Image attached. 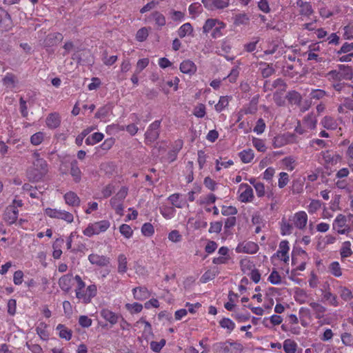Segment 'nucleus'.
Listing matches in <instances>:
<instances>
[{"label":"nucleus","instance_id":"1","mask_svg":"<svg viewBox=\"0 0 353 353\" xmlns=\"http://www.w3.org/2000/svg\"><path fill=\"white\" fill-rule=\"evenodd\" d=\"M74 279L77 284L75 289L77 298L84 303H89L92 299L97 294V288L96 285H90L86 289H85V284L81 279V276L76 275Z\"/></svg>","mask_w":353,"mask_h":353},{"label":"nucleus","instance_id":"2","mask_svg":"<svg viewBox=\"0 0 353 353\" xmlns=\"http://www.w3.org/2000/svg\"><path fill=\"white\" fill-rule=\"evenodd\" d=\"M327 77L330 81L350 80L353 77V70L351 66L339 65L337 69L330 70L327 72Z\"/></svg>","mask_w":353,"mask_h":353},{"label":"nucleus","instance_id":"3","mask_svg":"<svg viewBox=\"0 0 353 353\" xmlns=\"http://www.w3.org/2000/svg\"><path fill=\"white\" fill-rule=\"evenodd\" d=\"M43 214L50 219L61 220L68 224L74 221V216L72 213L60 208H43Z\"/></svg>","mask_w":353,"mask_h":353},{"label":"nucleus","instance_id":"4","mask_svg":"<svg viewBox=\"0 0 353 353\" xmlns=\"http://www.w3.org/2000/svg\"><path fill=\"white\" fill-rule=\"evenodd\" d=\"M47 172L46 162L41 158H37L32 165L28 171V175L30 180L37 181Z\"/></svg>","mask_w":353,"mask_h":353},{"label":"nucleus","instance_id":"5","mask_svg":"<svg viewBox=\"0 0 353 353\" xmlns=\"http://www.w3.org/2000/svg\"><path fill=\"white\" fill-rule=\"evenodd\" d=\"M110 227V222L108 220H101L88 224L83 230V234L86 236L91 237L105 232Z\"/></svg>","mask_w":353,"mask_h":353},{"label":"nucleus","instance_id":"6","mask_svg":"<svg viewBox=\"0 0 353 353\" xmlns=\"http://www.w3.org/2000/svg\"><path fill=\"white\" fill-rule=\"evenodd\" d=\"M332 228L333 230L340 234H345L350 231L347 217L342 214H339L336 216L332 223Z\"/></svg>","mask_w":353,"mask_h":353},{"label":"nucleus","instance_id":"7","mask_svg":"<svg viewBox=\"0 0 353 353\" xmlns=\"http://www.w3.org/2000/svg\"><path fill=\"white\" fill-rule=\"evenodd\" d=\"M259 247L257 243L252 241H243L239 243L235 248L237 253L253 254L258 252Z\"/></svg>","mask_w":353,"mask_h":353},{"label":"nucleus","instance_id":"8","mask_svg":"<svg viewBox=\"0 0 353 353\" xmlns=\"http://www.w3.org/2000/svg\"><path fill=\"white\" fill-rule=\"evenodd\" d=\"M161 123V120H156L149 125L145 133V139L148 141L154 142L158 139Z\"/></svg>","mask_w":353,"mask_h":353},{"label":"nucleus","instance_id":"9","mask_svg":"<svg viewBox=\"0 0 353 353\" xmlns=\"http://www.w3.org/2000/svg\"><path fill=\"white\" fill-rule=\"evenodd\" d=\"M289 251L290 246L288 241L285 240L282 241L279 243V250L272 258L276 257L284 263H288L290 260Z\"/></svg>","mask_w":353,"mask_h":353},{"label":"nucleus","instance_id":"10","mask_svg":"<svg viewBox=\"0 0 353 353\" xmlns=\"http://www.w3.org/2000/svg\"><path fill=\"white\" fill-rule=\"evenodd\" d=\"M239 199L242 202H248L253 197V190L247 183H241L239 185Z\"/></svg>","mask_w":353,"mask_h":353},{"label":"nucleus","instance_id":"11","mask_svg":"<svg viewBox=\"0 0 353 353\" xmlns=\"http://www.w3.org/2000/svg\"><path fill=\"white\" fill-rule=\"evenodd\" d=\"M61 119L57 112L50 113L46 119V124L48 128L54 130L61 125Z\"/></svg>","mask_w":353,"mask_h":353},{"label":"nucleus","instance_id":"12","mask_svg":"<svg viewBox=\"0 0 353 353\" xmlns=\"http://www.w3.org/2000/svg\"><path fill=\"white\" fill-rule=\"evenodd\" d=\"M179 70L182 73L191 76L196 73L197 67L192 61L186 59L181 63Z\"/></svg>","mask_w":353,"mask_h":353},{"label":"nucleus","instance_id":"13","mask_svg":"<svg viewBox=\"0 0 353 353\" xmlns=\"http://www.w3.org/2000/svg\"><path fill=\"white\" fill-rule=\"evenodd\" d=\"M74 277L72 274H65L59 279V285L61 289L66 292H69L73 285Z\"/></svg>","mask_w":353,"mask_h":353},{"label":"nucleus","instance_id":"14","mask_svg":"<svg viewBox=\"0 0 353 353\" xmlns=\"http://www.w3.org/2000/svg\"><path fill=\"white\" fill-rule=\"evenodd\" d=\"M154 21L155 25L158 27H163L166 24L165 16L159 11L152 12L149 16L145 18L146 22Z\"/></svg>","mask_w":353,"mask_h":353},{"label":"nucleus","instance_id":"15","mask_svg":"<svg viewBox=\"0 0 353 353\" xmlns=\"http://www.w3.org/2000/svg\"><path fill=\"white\" fill-rule=\"evenodd\" d=\"M63 36L60 32H52L48 34L44 39V45L46 47H52L57 45L62 41Z\"/></svg>","mask_w":353,"mask_h":353},{"label":"nucleus","instance_id":"16","mask_svg":"<svg viewBox=\"0 0 353 353\" xmlns=\"http://www.w3.org/2000/svg\"><path fill=\"white\" fill-rule=\"evenodd\" d=\"M168 200L170 201V203L173 205V207L177 208H183L188 205L187 201L185 199V197L179 193H175L171 194L168 198Z\"/></svg>","mask_w":353,"mask_h":353},{"label":"nucleus","instance_id":"17","mask_svg":"<svg viewBox=\"0 0 353 353\" xmlns=\"http://www.w3.org/2000/svg\"><path fill=\"white\" fill-rule=\"evenodd\" d=\"M294 225L299 229H303L307 223V215L304 211H299L293 217Z\"/></svg>","mask_w":353,"mask_h":353},{"label":"nucleus","instance_id":"18","mask_svg":"<svg viewBox=\"0 0 353 353\" xmlns=\"http://www.w3.org/2000/svg\"><path fill=\"white\" fill-rule=\"evenodd\" d=\"M88 260L92 265L105 267L109 265L110 258L99 255L97 254H91L88 256Z\"/></svg>","mask_w":353,"mask_h":353},{"label":"nucleus","instance_id":"19","mask_svg":"<svg viewBox=\"0 0 353 353\" xmlns=\"http://www.w3.org/2000/svg\"><path fill=\"white\" fill-rule=\"evenodd\" d=\"M317 116L314 112H310L303 119L304 128L309 130H314L316 127Z\"/></svg>","mask_w":353,"mask_h":353},{"label":"nucleus","instance_id":"20","mask_svg":"<svg viewBox=\"0 0 353 353\" xmlns=\"http://www.w3.org/2000/svg\"><path fill=\"white\" fill-rule=\"evenodd\" d=\"M19 214V210L15 206H9L6 210L4 219L9 223H15Z\"/></svg>","mask_w":353,"mask_h":353},{"label":"nucleus","instance_id":"21","mask_svg":"<svg viewBox=\"0 0 353 353\" xmlns=\"http://www.w3.org/2000/svg\"><path fill=\"white\" fill-rule=\"evenodd\" d=\"M296 5L299 7L300 14L303 16L310 17L313 14V9L310 2L298 0Z\"/></svg>","mask_w":353,"mask_h":353},{"label":"nucleus","instance_id":"22","mask_svg":"<svg viewBox=\"0 0 353 353\" xmlns=\"http://www.w3.org/2000/svg\"><path fill=\"white\" fill-rule=\"evenodd\" d=\"M101 316L110 324L114 325L118 322L119 315L108 309H103L101 311Z\"/></svg>","mask_w":353,"mask_h":353},{"label":"nucleus","instance_id":"23","mask_svg":"<svg viewBox=\"0 0 353 353\" xmlns=\"http://www.w3.org/2000/svg\"><path fill=\"white\" fill-rule=\"evenodd\" d=\"M2 83L6 88L12 89L15 88L18 80L15 74L11 72H7L2 79Z\"/></svg>","mask_w":353,"mask_h":353},{"label":"nucleus","instance_id":"24","mask_svg":"<svg viewBox=\"0 0 353 353\" xmlns=\"http://www.w3.org/2000/svg\"><path fill=\"white\" fill-rule=\"evenodd\" d=\"M63 197L65 203L70 206H78L80 203L79 197L74 192L70 191L65 193Z\"/></svg>","mask_w":353,"mask_h":353},{"label":"nucleus","instance_id":"25","mask_svg":"<svg viewBox=\"0 0 353 353\" xmlns=\"http://www.w3.org/2000/svg\"><path fill=\"white\" fill-rule=\"evenodd\" d=\"M134 298L137 300L143 301L150 296V292L146 288H135L132 290Z\"/></svg>","mask_w":353,"mask_h":353},{"label":"nucleus","instance_id":"26","mask_svg":"<svg viewBox=\"0 0 353 353\" xmlns=\"http://www.w3.org/2000/svg\"><path fill=\"white\" fill-rule=\"evenodd\" d=\"M321 123L324 128L327 130H334L338 127V123L336 120L330 116H325L321 119Z\"/></svg>","mask_w":353,"mask_h":353},{"label":"nucleus","instance_id":"27","mask_svg":"<svg viewBox=\"0 0 353 353\" xmlns=\"http://www.w3.org/2000/svg\"><path fill=\"white\" fill-rule=\"evenodd\" d=\"M240 267L245 274H248L255 268V265L249 258L245 257L240 261Z\"/></svg>","mask_w":353,"mask_h":353},{"label":"nucleus","instance_id":"28","mask_svg":"<svg viewBox=\"0 0 353 353\" xmlns=\"http://www.w3.org/2000/svg\"><path fill=\"white\" fill-rule=\"evenodd\" d=\"M48 325L43 322L40 323L37 328V333L39 336L40 339L43 341H47L49 339L50 333L48 330Z\"/></svg>","mask_w":353,"mask_h":353},{"label":"nucleus","instance_id":"29","mask_svg":"<svg viewBox=\"0 0 353 353\" xmlns=\"http://www.w3.org/2000/svg\"><path fill=\"white\" fill-rule=\"evenodd\" d=\"M309 305L313 310V312H314L316 317L317 319H321L323 316V314L326 311V308L321 304L315 301L310 302Z\"/></svg>","mask_w":353,"mask_h":353},{"label":"nucleus","instance_id":"30","mask_svg":"<svg viewBox=\"0 0 353 353\" xmlns=\"http://www.w3.org/2000/svg\"><path fill=\"white\" fill-rule=\"evenodd\" d=\"M294 299L296 302L301 304L305 303L309 299V294L305 290L297 288L294 292Z\"/></svg>","mask_w":353,"mask_h":353},{"label":"nucleus","instance_id":"31","mask_svg":"<svg viewBox=\"0 0 353 353\" xmlns=\"http://www.w3.org/2000/svg\"><path fill=\"white\" fill-rule=\"evenodd\" d=\"M232 97L221 96L219 98L218 103L215 105L214 109L217 112H221L226 107L228 106L230 100Z\"/></svg>","mask_w":353,"mask_h":353},{"label":"nucleus","instance_id":"32","mask_svg":"<svg viewBox=\"0 0 353 353\" xmlns=\"http://www.w3.org/2000/svg\"><path fill=\"white\" fill-rule=\"evenodd\" d=\"M292 134H283V135H279L274 139L273 144L275 148H280L282 145L286 144L290 139L293 138Z\"/></svg>","mask_w":353,"mask_h":353},{"label":"nucleus","instance_id":"33","mask_svg":"<svg viewBox=\"0 0 353 353\" xmlns=\"http://www.w3.org/2000/svg\"><path fill=\"white\" fill-rule=\"evenodd\" d=\"M216 196L213 194H209L205 196H201L197 201V203L203 208L205 206L211 205L216 201Z\"/></svg>","mask_w":353,"mask_h":353},{"label":"nucleus","instance_id":"34","mask_svg":"<svg viewBox=\"0 0 353 353\" xmlns=\"http://www.w3.org/2000/svg\"><path fill=\"white\" fill-rule=\"evenodd\" d=\"M160 212L165 219H171L175 216L176 210L174 207L162 205L160 208Z\"/></svg>","mask_w":353,"mask_h":353},{"label":"nucleus","instance_id":"35","mask_svg":"<svg viewBox=\"0 0 353 353\" xmlns=\"http://www.w3.org/2000/svg\"><path fill=\"white\" fill-rule=\"evenodd\" d=\"M123 202V201L121 200H119L114 197L110 199V205L112 208L114 210L115 212L120 216L123 214L124 208Z\"/></svg>","mask_w":353,"mask_h":353},{"label":"nucleus","instance_id":"36","mask_svg":"<svg viewBox=\"0 0 353 353\" xmlns=\"http://www.w3.org/2000/svg\"><path fill=\"white\" fill-rule=\"evenodd\" d=\"M193 32V28L190 23L183 24L177 30V34L180 38H183L190 35Z\"/></svg>","mask_w":353,"mask_h":353},{"label":"nucleus","instance_id":"37","mask_svg":"<svg viewBox=\"0 0 353 353\" xmlns=\"http://www.w3.org/2000/svg\"><path fill=\"white\" fill-rule=\"evenodd\" d=\"M70 174L75 183L80 182L81 179V172L76 163H70Z\"/></svg>","mask_w":353,"mask_h":353},{"label":"nucleus","instance_id":"38","mask_svg":"<svg viewBox=\"0 0 353 353\" xmlns=\"http://www.w3.org/2000/svg\"><path fill=\"white\" fill-rule=\"evenodd\" d=\"M219 274V270L217 268H214L206 271L201 276V281L203 283H207L209 281L212 280L215 278L216 275Z\"/></svg>","mask_w":353,"mask_h":353},{"label":"nucleus","instance_id":"39","mask_svg":"<svg viewBox=\"0 0 353 353\" xmlns=\"http://www.w3.org/2000/svg\"><path fill=\"white\" fill-rule=\"evenodd\" d=\"M297 344L294 341L286 339L283 342V350L285 353H296Z\"/></svg>","mask_w":353,"mask_h":353},{"label":"nucleus","instance_id":"40","mask_svg":"<svg viewBox=\"0 0 353 353\" xmlns=\"http://www.w3.org/2000/svg\"><path fill=\"white\" fill-rule=\"evenodd\" d=\"M220 326L225 329L228 333H231L235 328V323L228 318H223L219 321Z\"/></svg>","mask_w":353,"mask_h":353},{"label":"nucleus","instance_id":"41","mask_svg":"<svg viewBox=\"0 0 353 353\" xmlns=\"http://www.w3.org/2000/svg\"><path fill=\"white\" fill-rule=\"evenodd\" d=\"M323 299L334 307L338 306L339 305L336 296L331 293L330 291H325L323 293Z\"/></svg>","mask_w":353,"mask_h":353},{"label":"nucleus","instance_id":"42","mask_svg":"<svg viewBox=\"0 0 353 353\" xmlns=\"http://www.w3.org/2000/svg\"><path fill=\"white\" fill-rule=\"evenodd\" d=\"M119 232L122 236H123L125 239H129L133 236V230L130 225L128 224H121L119 226Z\"/></svg>","mask_w":353,"mask_h":353},{"label":"nucleus","instance_id":"43","mask_svg":"<svg viewBox=\"0 0 353 353\" xmlns=\"http://www.w3.org/2000/svg\"><path fill=\"white\" fill-rule=\"evenodd\" d=\"M260 70H261V74L264 78L270 77L274 72V69L272 66L266 63H260Z\"/></svg>","mask_w":353,"mask_h":353},{"label":"nucleus","instance_id":"44","mask_svg":"<svg viewBox=\"0 0 353 353\" xmlns=\"http://www.w3.org/2000/svg\"><path fill=\"white\" fill-rule=\"evenodd\" d=\"M103 137V134L101 132H94L86 138L85 143L87 145H94L102 141Z\"/></svg>","mask_w":353,"mask_h":353},{"label":"nucleus","instance_id":"45","mask_svg":"<svg viewBox=\"0 0 353 353\" xmlns=\"http://www.w3.org/2000/svg\"><path fill=\"white\" fill-rule=\"evenodd\" d=\"M57 330H59V335L61 338L64 339L67 341L70 340L72 337V332L63 325L59 324L57 327Z\"/></svg>","mask_w":353,"mask_h":353},{"label":"nucleus","instance_id":"46","mask_svg":"<svg viewBox=\"0 0 353 353\" xmlns=\"http://www.w3.org/2000/svg\"><path fill=\"white\" fill-rule=\"evenodd\" d=\"M219 21L215 19H208L205 21L203 26V32L208 34L210 31L213 30L214 27L217 25Z\"/></svg>","mask_w":353,"mask_h":353},{"label":"nucleus","instance_id":"47","mask_svg":"<svg viewBox=\"0 0 353 353\" xmlns=\"http://www.w3.org/2000/svg\"><path fill=\"white\" fill-rule=\"evenodd\" d=\"M193 114L196 118L202 119L206 114V107L203 103L197 104L193 110Z\"/></svg>","mask_w":353,"mask_h":353},{"label":"nucleus","instance_id":"48","mask_svg":"<svg viewBox=\"0 0 353 353\" xmlns=\"http://www.w3.org/2000/svg\"><path fill=\"white\" fill-rule=\"evenodd\" d=\"M282 163L283 168L288 170H292L296 165L294 156H288L285 157L282 161Z\"/></svg>","mask_w":353,"mask_h":353},{"label":"nucleus","instance_id":"49","mask_svg":"<svg viewBox=\"0 0 353 353\" xmlns=\"http://www.w3.org/2000/svg\"><path fill=\"white\" fill-rule=\"evenodd\" d=\"M149 35V28L143 27L138 30L136 33L135 39L139 42L145 41Z\"/></svg>","mask_w":353,"mask_h":353},{"label":"nucleus","instance_id":"50","mask_svg":"<svg viewBox=\"0 0 353 353\" xmlns=\"http://www.w3.org/2000/svg\"><path fill=\"white\" fill-rule=\"evenodd\" d=\"M249 21L250 19L245 13H239L234 17V23L236 26L247 24Z\"/></svg>","mask_w":353,"mask_h":353},{"label":"nucleus","instance_id":"51","mask_svg":"<svg viewBox=\"0 0 353 353\" xmlns=\"http://www.w3.org/2000/svg\"><path fill=\"white\" fill-rule=\"evenodd\" d=\"M127 258L121 254L118 256V272L119 273H125L127 271Z\"/></svg>","mask_w":353,"mask_h":353},{"label":"nucleus","instance_id":"52","mask_svg":"<svg viewBox=\"0 0 353 353\" xmlns=\"http://www.w3.org/2000/svg\"><path fill=\"white\" fill-rule=\"evenodd\" d=\"M125 307L132 314L139 313L143 309V305L139 303H126Z\"/></svg>","mask_w":353,"mask_h":353},{"label":"nucleus","instance_id":"53","mask_svg":"<svg viewBox=\"0 0 353 353\" xmlns=\"http://www.w3.org/2000/svg\"><path fill=\"white\" fill-rule=\"evenodd\" d=\"M225 28V24L223 22L219 21L211 33L212 37L214 39L221 37L223 35L222 31Z\"/></svg>","mask_w":353,"mask_h":353},{"label":"nucleus","instance_id":"54","mask_svg":"<svg viewBox=\"0 0 353 353\" xmlns=\"http://www.w3.org/2000/svg\"><path fill=\"white\" fill-rule=\"evenodd\" d=\"M45 138V133L43 132H38L34 133L30 137V143L34 145H39L41 144Z\"/></svg>","mask_w":353,"mask_h":353},{"label":"nucleus","instance_id":"55","mask_svg":"<svg viewBox=\"0 0 353 353\" xmlns=\"http://www.w3.org/2000/svg\"><path fill=\"white\" fill-rule=\"evenodd\" d=\"M351 243L350 241H345L343 243L341 249V256L342 258H346L352 254L351 249Z\"/></svg>","mask_w":353,"mask_h":353},{"label":"nucleus","instance_id":"56","mask_svg":"<svg viewBox=\"0 0 353 353\" xmlns=\"http://www.w3.org/2000/svg\"><path fill=\"white\" fill-rule=\"evenodd\" d=\"M141 234L145 236H152L154 234V228L150 223H144L141 229Z\"/></svg>","mask_w":353,"mask_h":353},{"label":"nucleus","instance_id":"57","mask_svg":"<svg viewBox=\"0 0 353 353\" xmlns=\"http://www.w3.org/2000/svg\"><path fill=\"white\" fill-rule=\"evenodd\" d=\"M114 190V185L112 183H109L102 188L101 191V195L99 196V198H108L112 194Z\"/></svg>","mask_w":353,"mask_h":353},{"label":"nucleus","instance_id":"58","mask_svg":"<svg viewBox=\"0 0 353 353\" xmlns=\"http://www.w3.org/2000/svg\"><path fill=\"white\" fill-rule=\"evenodd\" d=\"M268 281L273 285H279L281 283L282 279L279 273L274 270L268 276Z\"/></svg>","mask_w":353,"mask_h":353},{"label":"nucleus","instance_id":"59","mask_svg":"<svg viewBox=\"0 0 353 353\" xmlns=\"http://www.w3.org/2000/svg\"><path fill=\"white\" fill-rule=\"evenodd\" d=\"M329 270L334 276L339 277L342 275L341 269L338 262L334 261L329 265Z\"/></svg>","mask_w":353,"mask_h":353},{"label":"nucleus","instance_id":"60","mask_svg":"<svg viewBox=\"0 0 353 353\" xmlns=\"http://www.w3.org/2000/svg\"><path fill=\"white\" fill-rule=\"evenodd\" d=\"M284 72L286 75H289L292 77L297 74V63L295 62L294 64H287L284 67Z\"/></svg>","mask_w":353,"mask_h":353},{"label":"nucleus","instance_id":"61","mask_svg":"<svg viewBox=\"0 0 353 353\" xmlns=\"http://www.w3.org/2000/svg\"><path fill=\"white\" fill-rule=\"evenodd\" d=\"M240 68L239 66L232 68L230 74L227 76V79L230 83H235L239 76Z\"/></svg>","mask_w":353,"mask_h":353},{"label":"nucleus","instance_id":"62","mask_svg":"<svg viewBox=\"0 0 353 353\" xmlns=\"http://www.w3.org/2000/svg\"><path fill=\"white\" fill-rule=\"evenodd\" d=\"M336 241V237L333 235L328 234L324 236L318 244V246L321 248V246L324 248L327 245L333 244Z\"/></svg>","mask_w":353,"mask_h":353},{"label":"nucleus","instance_id":"63","mask_svg":"<svg viewBox=\"0 0 353 353\" xmlns=\"http://www.w3.org/2000/svg\"><path fill=\"white\" fill-rule=\"evenodd\" d=\"M288 99L291 103L299 104L301 101L302 98L298 92L292 91L288 93Z\"/></svg>","mask_w":353,"mask_h":353},{"label":"nucleus","instance_id":"64","mask_svg":"<svg viewBox=\"0 0 353 353\" xmlns=\"http://www.w3.org/2000/svg\"><path fill=\"white\" fill-rule=\"evenodd\" d=\"M321 207V202L319 200H312L307 208L310 214H314L318 211Z\"/></svg>","mask_w":353,"mask_h":353}]
</instances>
